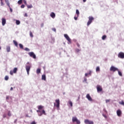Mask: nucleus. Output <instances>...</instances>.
<instances>
[{"instance_id":"nucleus-1","label":"nucleus","mask_w":124,"mask_h":124,"mask_svg":"<svg viewBox=\"0 0 124 124\" xmlns=\"http://www.w3.org/2000/svg\"><path fill=\"white\" fill-rule=\"evenodd\" d=\"M44 107L41 105L38 106V110H37V112L38 114V116H41L42 115H46V113L45 112V110L43 109Z\"/></svg>"},{"instance_id":"nucleus-2","label":"nucleus","mask_w":124,"mask_h":124,"mask_svg":"<svg viewBox=\"0 0 124 124\" xmlns=\"http://www.w3.org/2000/svg\"><path fill=\"white\" fill-rule=\"evenodd\" d=\"M27 65L26 66V69L27 72V74L28 75H29V74H30V70H31V65L30 64V62H27Z\"/></svg>"},{"instance_id":"nucleus-3","label":"nucleus","mask_w":124,"mask_h":124,"mask_svg":"<svg viewBox=\"0 0 124 124\" xmlns=\"http://www.w3.org/2000/svg\"><path fill=\"white\" fill-rule=\"evenodd\" d=\"M55 102L54 103V106L58 108V109L60 108V99H58L55 100Z\"/></svg>"},{"instance_id":"nucleus-4","label":"nucleus","mask_w":124,"mask_h":124,"mask_svg":"<svg viewBox=\"0 0 124 124\" xmlns=\"http://www.w3.org/2000/svg\"><path fill=\"white\" fill-rule=\"evenodd\" d=\"M94 19V18H93V17L89 16V21L87 22V26H90V25H91V24H92V23H93V21Z\"/></svg>"},{"instance_id":"nucleus-5","label":"nucleus","mask_w":124,"mask_h":124,"mask_svg":"<svg viewBox=\"0 0 124 124\" xmlns=\"http://www.w3.org/2000/svg\"><path fill=\"white\" fill-rule=\"evenodd\" d=\"M72 122L73 123H77V124H80V121L78 120L77 118L76 117H73L72 118Z\"/></svg>"},{"instance_id":"nucleus-6","label":"nucleus","mask_w":124,"mask_h":124,"mask_svg":"<svg viewBox=\"0 0 124 124\" xmlns=\"http://www.w3.org/2000/svg\"><path fill=\"white\" fill-rule=\"evenodd\" d=\"M110 71H113V72H115V71H119V69L115 67L114 66H112L110 68Z\"/></svg>"},{"instance_id":"nucleus-7","label":"nucleus","mask_w":124,"mask_h":124,"mask_svg":"<svg viewBox=\"0 0 124 124\" xmlns=\"http://www.w3.org/2000/svg\"><path fill=\"white\" fill-rule=\"evenodd\" d=\"M64 36L65 38H66V40H67V41L69 42V43H71V39H70V38H69V36H68V34H64Z\"/></svg>"},{"instance_id":"nucleus-8","label":"nucleus","mask_w":124,"mask_h":124,"mask_svg":"<svg viewBox=\"0 0 124 124\" xmlns=\"http://www.w3.org/2000/svg\"><path fill=\"white\" fill-rule=\"evenodd\" d=\"M28 55H29V56L31 57V58H33V59H36V56H35V54H34V53L32 52H29L28 53Z\"/></svg>"},{"instance_id":"nucleus-9","label":"nucleus","mask_w":124,"mask_h":124,"mask_svg":"<svg viewBox=\"0 0 124 124\" xmlns=\"http://www.w3.org/2000/svg\"><path fill=\"white\" fill-rule=\"evenodd\" d=\"M118 57L120 59H124V52H119L118 53Z\"/></svg>"},{"instance_id":"nucleus-10","label":"nucleus","mask_w":124,"mask_h":124,"mask_svg":"<svg viewBox=\"0 0 124 124\" xmlns=\"http://www.w3.org/2000/svg\"><path fill=\"white\" fill-rule=\"evenodd\" d=\"M96 89H97V91L98 93H100L101 92H102V87L100 85H97L96 86Z\"/></svg>"},{"instance_id":"nucleus-11","label":"nucleus","mask_w":124,"mask_h":124,"mask_svg":"<svg viewBox=\"0 0 124 124\" xmlns=\"http://www.w3.org/2000/svg\"><path fill=\"white\" fill-rule=\"evenodd\" d=\"M84 123L85 124H93V121H90L89 119H85L84 120Z\"/></svg>"},{"instance_id":"nucleus-12","label":"nucleus","mask_w":124,"mask_h":124,"mask_svg":"<svg viewBox=\"0 0 124 124\" xmlns=\"http://www.w3.org/2000/svg\"><path fill=\"white\" fill-rule=\"evenodd\" d=\"M117 115L118 117H121V116H122V111H121V110L120 109H118L117 110Z\"/></svg>"},{"instance_id":"nucleus-13","label":"nucleus","mask_w":124,"mask_h":124,"mask_svg":"<svg viewBox=\"0 0 124 124\" xmlns=\"http://www.w3.org/2000/svg\"><path fill=\"white\" fill-rule=\"evenodd\" d=\"M86 98L89 100V101H93V99H92V97L90 95V94H87L86 95Z\"/></svg>"},{"instance_id":"nucleus-14","label":"nucleus","mask_w":124,"mask_h":124,"mask_svg":"<svg viewBox=\"0 0 124 124\" xmlns=\"http://www.w3.org/2000/svg\"><path fill=\"white\" fill-rule=\"evenodd\" d=\"M6 23V20L5 19V18H2V26H4V25H5V24Z\"/></svg>"},{"instance_id":"nucleus-15","label":"nucleus","mask_w":124,"mask_h":124,"mask_svg":"<svg viewBox=\"0 0 124 124\" xmlns=\"http://www.w3.org/2000/svg\"><path fill=\"white\" fill-rule=\"evenodd\" d=\"M50 16L51 17V18H53V19H54V18L56 17V15L53 12H52L50 14Z\"/></svg>"},{"instance_id":"nucleus-16","label":"nucleus","mask_w":124,"mask_h":124,"mask_svg":"<svg viewBox=\"0 0 124 124\" xmlns=\"http://www.w3.org/2000/svg\"><path fill=\"white\" fill-rule=\"evenodd\" d=\"M42 80H44V81H46V76L45 75H43L42 76Z\"/></svg>"},{"instance_id":"nucleus-17","label":"nucleus","mask_w":124,"mask_h":124,"mask_svg":"<svg viewBox=\"0 0 124 124\" xmlns=\"http://www.w3.org/2000/svg\"><path fill=\"white\" fill-rule=\"evenodd\" d=\"M5 1L8 7H10V3H9V1H8V0H5Z\"/></svg>"},{"instance_id":"nucleus-18","label":"nucleus","mask_w":124,"mask_h":124,"mask_svg":"<svg viewBox=\"0 0 124 124\" xmlns=\"http://www.w3.org/2000/svg\"><path fill=\"white\" fill-rule=\"evenodd\" d=\"M5 1L8 7H10V3H9V1H8V0H5Z\"/></svg>"},{"instance_id":"nucleus-19","label":"nucleus","mask_w":124,"mask_h":124,"mask_svg":"<svg viewBox=\"0 0 124 124\" xmlns=\"http://www.w3.org/2000/svg\"><path fill=\"white\" fill-rule=\"evenodd\" d=\"M13 43L16 47H18V43L16 41L13 40Z\"/></svg>"},{"instance_id":"nucleus-20","label":"nucleus","mask_w":124,"mask_h":124,"mask_svg":"<svg viewBox=\"0 0 124 124\" xmlns=\"http://www.w3.org/2000/svg\"><path fill=\"white\" fill-rule=\"evenodd\" d=\"M41 72V69H37L36 70L37 74H39V73H40Z\"/></svg>"},{"instance_id":"nucleus-21","label":"nucleus","mask_w":124,"mask_h":124,"mask_svg":"<svg viewBox=\"0 0 124 124\" xmlns=\"http://www.w3.org/2000/svg\"><path fill=\"white\" fill-rule=\"evenodd\" d=\"M6 50L8 52H10V46H7L6 47Z\"/></svg>"},{"instance_id":"nucleus-22","label":"nucleus","mask_w":124,"mask_h":124,"mask_svg":"<svg viewBox=\"0 0 124 124\" xmlns=\"http://www.w3.org/2000/svg\"><path fill=\"white\" fill-rule=\"evenodd\" d=\"M18 4H22L23 3V0H19L17 2Z\"/></svg>"},{"instance_id":"nucleus-23","label":"nucleus","mask_w":124,"mask_h":124,"mask_svg":"<svg viewBox=\"0 0 124 124\" xmlns=\"http://www.w3.org/2000/svg\"><path fill=\"white\" fill-rule=\"evenodd\" d=\"M17 70L18 69L17 68H14L13 71H14V73H16Z\"/></svg>"},{"instance_id":"nucleus-24","label":"nucleus","mask_w":124,"mask_h":124,"mask_svg":"<svg viewBox=\"0 0 124 124\" xmlns=\"http://www.w3.org/2000/svg\"><path fill=\"white\" fill-rule=\"evenodd\" d=\"M76 14L77 15L78 17L80 14V13L79 12V10H76Z\"/></svg>"},{"instance_id":"nucleus-25","label":"nucleus","mask_w":124,"mask_h":124,"mask_svg":"<svg viewBox=\"0 0 124 124\" xmlns=\"http://www.w3.org/2000/svg\"><path fill=\"white\" fill-rule=\"evenodd\" d=\"M106 37H107V36H106V35H104L102 37V39L103 40H105V39H106Z\"/></svg>"},{"instance_id":"nucleus-26","label":"nucleus","mask_w":124,"mask_h":124,"mask_svg":"<svg viewBox=\"0 0 124 124\" xmlns=\"http://www.w3.org/2000/svg\"><path fill=\"white\" fill-rule=\"evenodd\" d=\"M19 46L20 49H24V47L23 46V45H22V44H19Z\"/></svg>"},{"instance_id":"nucleus-27","label":"nucleus","mask_w":124,"mask_h":124,"mask_svg":"<svg viewBox=\"0 0 124 124\" xmlns=\"http://www.w3.org/2000/svg\"><path fill=\"white\" fill-rule=\"evenodd\" d=\"M68 103H69V105L71 106V107H72V106H73L72 102H71V101H69L68 102Z\"/></svg>"},{"instance_id":"nucleus-28","label":"nucleus","mask_w":124,"mask_h":124,"mask_svg":"<svg viewBox=\"0 0 124 124\" xmlns=\"http://www.w3.org/2000/svg\"><path fill=\"white\" fill-rule=\"evenodd\" d=\"M119 104H121V105H123L124 106V101H121L119 102Z\"/></svg>"},{"instance_id":"nucleus-29","label":"nucleus","mask_w":124,"mask_h":124,"mask_svg":"<svg viewBox=\"0 0 124 124\" xmlns=\"http://www.w3.org/2000/svg\"><path fill=\"white\" fill-rule=\"evenodd\" d=\"M30 35L31 37H33V35L32 34V32H31V31H30Z\"/></svg>"},{"instance_id":"nucleus-30","label":"nucleus","mask_w":124,"mask_h":124,"mask_svg":"<svg viewBox=\"0 0 124 124\" xmlns=\"http://www.w3.org/2000/svg\"><path fill=\"white\" fill-rule=\"evenodd\" d=\"M96 72H98V71H100V69L99 68V67H97L96 68Z\"/></svg>"},{"instance_id":"nucleus-31","label":"nucleus","mask_w":124,"mask_h":124,"mask_svg":"<svg viewBox=\"0 0 124 124\" xmlns=\"http://www.w3.org/2000/svg\"><path fill=\"white\" fill-rule=\"evenodd\" d=\"M118 71V74H119V75L120 76H123V74H122V72H121L120 71H119V70H118V71Z\"/></svg>"},{"instance_id":"nucleus-32","label":"nucleus","mask_w":124,"mask_h":124,"mask_svg":"<svg viewBox=\"0 0 124 124\" xmlns=\"http://www.w3.org/2000/svg\"><path fill=\"white\" fill-rule=\"evenodd\" d=\"M8 79H9V78L8 77V76H6L5 77V80L6 81H7V80H8Z\"/></svg>"},{"instance_id":"nucleus-33","label":"nucleus","mask_w":124,"mask_h":124,"mask_svg":"<svg viewBox=\"0 0 124 124\" xmlns=\"http://www.w3.org/2000/svg\"><path fill=\"white\" fill-rule=\"evenodd\" d=\"M28 8H32V5H27Z\"/></svg>"},{"instance_id":"nucleus-34","label":"nucleus","mask_w":124,"mask_h":124,"mask_svg":"<svg viewBox=\"0 0 124 124\" xmlns=\"http://www.w3.org/2000/svg\"><path fill=\"white\" fill-rule=\"evenodd\" d=\"M14 72L13 71L11 70V71H10V74L11 75H13V74H14Z\"/></svg>"},{"instance_id":"nucleus-35","label":"nucleus","mask_w":124,"mask_h":124,"mask_svg":"<svg viewBox=\"0 0 124 124\" xmlns=\"http://www.w3.org/2000/svg\"><path fill=\"white\" fill-rule=\"evenodd\" d=\"M8 116H9V117L11 116V112H10V111H9L8 112Z\"/></svg>"},{"instance_id":"nucleus-36","label":"nucleus","mask_w":124,"mask_h":124,"mask_svg":"<svg viewBox=\"0 0 124 124\" xmlns=\"http://www.w3.org/2000/svg\"><path fill=\"white\" fill-rule=\"evenodd\" d=\"M16 25H20V21L19 20H16Z\"/></svg>"},{"instance_id":"nucleus-37","label":"nucleus","mask_w":124,"mask_h":124,"mask_svg":"<svg viewBox=\"0 0 124 124\" xmlns=\"http://www.w3.org/2000/svg\"><path fill=\"white\" fill-rule=\"evenodd\" d=\"M25 51H27V52H29V51H30V49H29V48H27V47H26V48H25Z\"/></svg>"},{"instance_id":"nucleus-38","label":"nucleus","mask_w":124,"mask_h":124,"mask_svg":"<svg viewBox=\"0 0 124 124\" xmlns=\"http://www.w3.org/2000/svg\"><path fill=\"white\" fill-rule=\"evenodd\" d=\"M76 51L77 52V53H78V52H80V49H76Z\"/></svg>"},{"instance_id":"nucleus-39","label":"nucleus","mask_w":124,"mask_h":124,"mask_svg":"<svg viewBox=\"0 0 124 124\" xmlns=\"http://www.w3.org/2000/svg\"><path fill=\"white\" fill-rule=\"evenodd\" d=\"M25 8V5L22 4V5L21 6V8Z\"/></svg>"},{"instance_id":"nucleus-40","label":"nucleus","mask_w":124,"mask_h":124,"mask_svg":"<svg viewBox=\"0 0 124 124\" xmlns=\"http://www.w3.org/2000/svg\"><path fill=\"white\" fill-rule=\"evenodd\" d=\"M9 8H10V11L11 12H13V10H12V8H11V7L10 6V7H9Z\"/></svg>"},{"instance_id":"nucleus-41","label":"nucleus","mask_w":124,"mask_h":124,"mask_svg":"<svg viewBox=\"0 0 124 124\" xmlns=\"http://www.w3.org/2000/svg\"><path fill=\"white\" fill-rule=\"evenodd\" d=\"M106 103H108V102H110V100H108V99L106 100Z\"/></svg>"},{"instance_id":"nucleus-42","label":"nucleus","mask_w":124,"mask_h":124,"mask_svg":"<svg viewBox=\"0 0 124 124\" xmlns=\"http://www.w3.org/2000/svg\"><path fill=\"white\" fill-rule=\"evenodd\" d=\"M31 124H36V123H35V121L32 122Z\"/></svg>"},{"instance_id":"nucleus-43","label":"nucleus","mask_w":124,"mask_h":124,"mask_svg":"<svg viewBox=\"0 0 124 124\" xmlns=\"http://www.w3.org/2000/svg\"><path fill=\"white\" fill-rule=\"evenodd\" d=\"M1 5L2 6L3 5H4V4H3V2H2V1H1Z\"/></svg>"},{"instance_id":"nucleus-44","label":"nucleus","mask_w":124,"mask_h":124,"mask_svg":"<svg viewBox=\"0 0 124 124\" xmlns=\"http://www.w3.org/2000/svg\"><path fill=\"white\" fill-rule=\"evenodd\" d=\"M23 2H24V4H27V1H26L25 0H23Z\"/></svg>"},{"instance_id":"nucleus-45","label":"nucleus","mask_w":124,"mask_h":124,"mask_svg":"<svg viewBox=\"0 0 124 124\" xmlns=\"http://www.w3.org/2000/svg\"><path fill=\"white\" fill-rule=\"evenodd\" d=\"M24 17H28V14L25 13L24 15Z\"/></svg>"},{"instance_id":"nucleus-46","label":"nucleus","mask_w":124,"mask_h":124,"mask_svg":"<svg viewBox=\"0 0 124 124\" xmlns=\"http://www.w3.org/2000/svg\"><path fill=\"white\" fill-rule=\"evenodd\" d=\"M6 100H8V99H9V97L8 96H7L6 97Z\"/></svg>"},{"instance_id":"nucleus-47","label":"nucleus","mask_w":124,"mask_h":124,"mask_svg":"<svg viewBox=\"0 0 124 124\" xmlns=\"http://www.w3.org/2000/svg\"><path fill=\"white\" fill-rule=\"evenodd\" d=\"M78 18V16H77V17L75 16V17H74V19H75V20H77Z\"/></svg>"},{"instance_id":"nucleus-48","label":"nucleus","mask_w":124,"mask_h":124,"mask_svg":"<svg viewBox=\"0 0 124 124\" xmlns=\"http://www.w3.org/2000/svg\"><path fill=\"white\" fill-rule=\"evenodd\" d=\"M77 45L78 47H80V45L78 43H77Z\"/></svg>"},{"instance_id":"nucleus-49","label":"nucleus","mask_w":124,"mask_h":124,"mask_svg":"<svg viewBox=\"0 0 124 124\" xmlns=\"http://www.w3.org/2000/svg\"><path fill=\"white\" fill-rule=\"evenodd\" d=\"M3 118H6V114H4L3 115Z\"/></svg>"},{"instance_id":"nucleus-50","label":"nucleus","mask_w":124,"mask_h":124,"mask_svg":"<svg viewBox=\"0 0 124 124\" xmlns=\"http://www.w3.org/2000/svg\"><path fill=\"white\" fill-rule=\"evenodd\" d=\"M52 31H56V29H55V28H53V29H52Z\"/></svg>"},{"instance_id":"nucleus-51","label":"nucleus","mask_w":124,"mask_h":124,"mask_svg":"<svg viewBox=\"0 0 124 124\" xmlns=\"http://www.w3.org/2000/svg\"><path fill=\"white\" fill-rule=\"evenodd\" d=\"M10 91H13V87H11V88Z\"/></svg>"},{"instance_id":"nucleus-52","label":"nucleus","mask_w":124,"mask_h":124,"mask_svg":"<svg viewBox=\"0 0 124 124\" xmlns=\"http://www.w3.org/2000/svg\"><path fill=\"white\" fill-rule=\"evenodd\" d=\"M15 124H16V123H17V119H16L15 121H14Z\"/></svg>"},{"instance_id":"nucleus-53","label":"nucleus","mask_w":124,"mask_h":124,"mask_svg":"<svg viewBox=\"0 0 124 124\" xmlns=\"http://www.w3.org/2000/svg\"><path fill=\"white\" fill-rule=\"evenodd\" d=\"M83 2H86L87 1V0H83Z\"/></svg>"},{"instance_id":"nucleus-54","label":"nucleus","mask_w":124,"mask_h":124,"mask_svg":"<svg viewBox=\"0 0 124 124\" xmlns=\"http://www.w3.org/2000/svg\"><path fill=\"white\" fill-rule=\"evenodd\" d=\"M85 76H88V73H86V74H85Z\"/></svg>"},{"instance_id":"nucleus-55","label":"nucleus","mask_w":124,"mask_h":124,"mask_svg":"<svg viewBox=\"0 0 124 124\" xmlns=\"http://www.w3.org/2000/svg\"><path fill=\"white\" fill-rule=\"evenodd\" d=\"M84 80H85V81H87V78H85V79H84Z\"/></svg>"},{"instance_id":"nucleus-56","label":"nucleus","mask_w":124,"mask_h":124,"mask_svg":"<svg viewBox=\"0 0 124 124\" xmlns=\"http://www.w3.org/2000/svg\"><path fill=\"white\" fill-rule=\"evenodd\" d=\"M0 50H1V47L0 46Z\"/></svg>"},{"instance_id":"nucleus-57","label":"nucleus","mask_w":124,"mask_h":124,"mask_svg":"<svg viewBox=\"0 0 124 124\" xmlns=\"http://www.w3.org/2000/svg\"><path fill=\"white\" fill-rule=\"evenodd\" d=\"M0 0V1H2V0Z\"/></svg>"}]
</instances>
